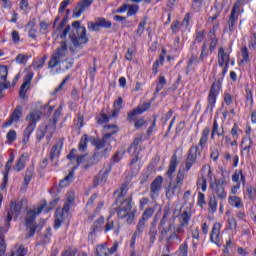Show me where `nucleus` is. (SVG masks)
<instances>
[{
  "mask_svg": "<svg viewBox=\"0 0 256 256\" xmlns=\"http://www.w3.org/2000/svg\"><path fill=\"white\" fill-rule=\"evenodd\" d=\"M209 133H211V128L205 127L202 130L199 143L192 145L189 148L184 168H179L172 186H169L168 190L166 191L167 199H173L175 195L181 193V189L183 188V181H185L187 173L191 171V167H193V165L198 163V159L201 157L203 149H205L207 145V141H209Z\"/></svg>",
  "mask_w": 256,
  "mask_h": 256,
  "instance_id": "f257e3e1",
  "label": "nucleus"
},
{
  "mask_svg": "<svg viewBox=\"0 0 256 256\" xmlns=\"http://www.w3.org/2000/svg\"><path fill=\"white\" fill-rule=\"evenodd\" d=\"M69 35V39L73 45L70 50L73 52V49H81L83 45L89 43V38L87 37V29L85 26H81L80 21H74L71 26H66L65 29L60 34V39H65Z\"/></svg>",
  "mask_w": 256,
  "mask_h": 256,
  "instance_id": "f03ea898",
  "label": "nucleus"
},
{
  "mask_svg": "<svg viewBox=\"0 0 256 256\" xmlns=\"http://www.w3.org/2000/svg\"><path fill=\"white\" fill-rule=\"evenodd\" d=\"M222 68V77L214 81L210 87V91L207 97V107L205 110L206 113H213V109H215V104L217 103V97H219V93H221V89H223V77H225L227 74L229 66H224Z\"/></svg>",
  "mask_w": 256,
  "mask_h": 256,
  "instance_id": "7ed1b4c3",
  "label": "nucleus"
},
{
  "mask_svg": "<svg viewBox=\"0 0 256 256\" xmlns=\"http://www.w3.org/2000/svg\"><path fill=\"white\" fill-rule=\"evenodd\" d=\"M44 209L46 213H49L53 208L47 207V202L43 201L37 208L27 211L25 225L29 231L28 237H33L35 235V231H37V223H35V219H37V215H41V213H43Z\"/></svg>",
  "mask_w": 256,
  "mask_h": 256,
  "instance_id": "20e7f679",
  "label": "nucleus"
},
{
  "mask_svg": "<svg viewBox=\"0 0 256 256\" xmlns=\"http://www.w3.org/2000/svg\"><path fill=\"white\" fill-rule=\"evenodd\" d=\"M132 201L133 198L131 196L128 199H125L117 212L119 219H126L128 225H131L135 221V213L131 210L133 209V205L131 204Z\"/></svg>",
  "mask_w": 256,
  "mask_h": 256,
  "instance_id": "39448f33",
  "label": "nucleus"
},
{
  "mask_svg": "<svg viewBox=\"0 0 256 256\" xmlns=\"http://www.w3.org/2000/svg\"><path fill=\"white\" fill-rule=\"evenodd\" d=\"M67 56V42L62 41L60 47H58L52 54L50 61L48 62L49 69H55L57 65L61 64V61Z\"/></svg>",
  "mask_w": 256,
  "mask_h": 256,
  "instance_id": "423d86ee",
  "label": "nucleus"
},
{
  "mask_svg": "<svg viewBox=\"0 0 256 256\" xmlns=\"http://www.w3.org/2000/svg\"><path fill=\"white\" fill-rule=\"evenodd\" d=\"M225 185H227V180L224 178H219L211 183L210 189L212 191V197H215V199H219L220 201H225V199H227Z\"/></svg>",
  "mask_w": 256,
  "mask_h": 256,
  "instance_id": "0eeeda50",
  "label": "nucleus"
},
{
  "mask_svg": "<svg viewBox=\"0 0 256 256\" xmlns=\"http://www.w3.org/2000/svg\"><path fill=\"white\" fill-rule=\"evenodd\" d=\"M113 23L111 21L100 17L95 20V22H88L89 31H99L100 29H111Z\"/></svg>",
  "mask_w": 256,
  "mask_h": 256,
  "instance_id": "6e6552de",
  "label": "nucleus"
},
{
  "mask_svg": "<svg viewBox=\"0 0 256 256\" xmlns=\"http://www.w3.org/2000/svg\"><path fill=\"white\" fill-rule=\"evenodd\" d=\"M105 226V217L101 216L96 219L91 226V231L88 234V240L94 241L95 237H97V233H101L103 231V227Z\"/></svg>",
  "mask_w": 256,
  "mask_h": 256,
  "instance_id": "1a4fd4ad",
  "label": "nucleus"
},
{
  "mask_svg": "<svg viewBox=\"0 0 256 256\" xmlns=\"http://www.w3.org/2000/svg\"><path fill=\"white\" fill-rule=\"evenodd\" d=\"M21 207H23V203L21 202L10 203V210L8 211L6 217V227H9V223L13 221V217H19V215H21Z\"/></svg>",
  "mask_w": 256,
  "mask_h": 256,
  "instance_id": "9d476101",
  "label": "nucleus"
},
{
  "mask_svg": "<svg viewBox=\"0 0 256 256\" xmlns=\"http://www.w3.org/2000/svg\"><path fill=\"white\" fill-rule=\"evenodd\" d=\"M105 129H107L109 132H106L104 135V138L102 140H98L95 142L96 149H105L106 141L105 139H109L110 137H113L117 131H119V128H117V125L111 124L105 126Z\"/></svg>",
  "mask_w": 256,
  "mask_h": 256,
  "instance_id": "9b49d317",
  "label": "nucleus"
},
{
  "mask_svg": "<svg viewBox=\"0 0 256 256\" xmlns=\"http://www.w3.org/2000/svg\"><path fill=\"white\" fill-rule=\"evenodd\" d=\"M23 117V107L21 105L16 106L9 119L4 123V127H10L13 123H19Z\"/></svg>",
  "mask_w": 256,
  "mask_h": 256,
  "instance_id": "f8f14e48",
  "label": "nucleus"
},
{
  "mask_svg": "<svg viewBox=\"0 0 256 256\" xmlns=\"http://www.w3.org/2000/svg\"><path fill=\"white\" fill-rule=\"evenodd\" d=\"M148 109H151V102H144L142 105H139L128 113V121H135V117H137V115H142V113H145Z\"/></svg>",
  "mask_w": 256,
  "mask_h": 256,
  "instance_id": "ddd939ff",
  "label": "nucleus"
},
{
  "mask_svg": "<svg viewBox=\"0 0 256 256\" xmlns=\"http://www.w3.org/2000/svg\"><path fill=\"white\" fill-rule=\"evenodd\" d=\"M126 11H127V17H134V15L139 13V5L123 4L116 10V13H125Z\"/></svg>",
  "mask_w": 256,
  "mask_h": 256,
  "instance_id": "4468645a",
  "label": "nucleus"
},
{
  "mask_svg": "<svg viewBox=\"0 0 256 256\" xmlns=\"http://www.w3.org/2000/svg\"><path fill=\"white\" fill-rule=\"evenodd\" d=\"M163 187V176H157L150 185L151 198L155 199Z\"/></svg>",
  "mask_w": 256,
  "mask_h": 256,
  "instance_id": "2eb2a0df",
  "label": "nucleus"
},
{
  "mask_svg": "<svg viewBox=\"0 0 256 256\" xmlns=\"http://www.w3.org/2000/svg\"><path fill=\"white\" fill-rule=\"evenodd\" d=\"M237 21H239V14L237 13V5H234L228 20L229 35H233L235 31V24L237 23Z\"/></svg>",
  "mask_w": 256,
  "mask_h": 256,
  "instance_id": "dca6fc26",
  "label": "nucleus"
},
{
  "mask_svg": "<svg viewBox=\"0 0 256 256\" xmlns=\"http://www.w3.org/2000/svg\"><path fill=\"white\" fill-rule=\"evenodd\" d=\"M41 117H43V112L40 110H33L27 114L26 121L28 122V125L34 124V127H37V123L41 121Z\"/></svg>",
  "mask_w": 256,
  "mask_h": 256,
  "instance_id": "f3484780",
  "label": "nucleus"
},
{
  "mask_svg": "<svg viewBox=\"0 0 256 256\" xmlns=\"http://www.w3.org/2000/svg\"><path fill=\"white\" fill-rule=\"evenodd\" d=\"M92 4H93V0H83L79 2L73 11L74 17L76 18L81 17V15L83 14V11H85L87 7H91Z\"/></svg>",
  "mask_w": 256,
  "mask_h": 256,
  "instance_id": "a211bd4d",
  "label": "nucleus"
},
{
  "mask_svg": "<svg viewBox=\"0 0 256 256\" xmlns=\"http://www.w3.org/2000/svg\"><path fill=\"white\" fill-rule=\"evenodd\" d=\"M109 231H114L115 235H119L121 231V225L115 221L111 220V217L107 218L106 223L104 225V233H109Z\"/></svg>",
  "mask_w": 256,
  "mask_h": 256,
  "instance_id": "6ab92c4d",
  "label": "nucleus"
},
{
  "mask_svg": "<svg viewBox=\"0 0 256 256\" xmlns=\"http://www.w3.org/2000/svg\"><path fill=\"white\" fill-rule=\"evenodd\" d=\"M109 177V170H101L98 175H96L93 179L94 187H99V185H105L107 183V179Z\"/></svg>",
  "mask_w": 256,
  "mask_h": 256,
  "instance_id": "aec40b11",
  "label": "nucleus"
},
{
  "mask_svg": "<svg viewBox=\"0 0 256 256\" xmlns=\"http://www.w3.org/2000/svg\"><path fill=\"white\" fill-rule=\"evenodd\" d=\"M229 61H230V56L225 52V49L223 47H220L218 49V65L219 67H229Z\"/></svg>",
  "mask_w": 256,
  "mask_h": 256,
  "instance_id": "412c9836",
  "label": "nucleus"
},
{
  "mask_svg": "<svg viewBox=\"0 0 256 256\" xmlns=\"http://www.w3.org/2000/svg\"><path fill=\"white\" fill-rule=\"evenodd\" d=\"M26 29H28V37H30L31 39H36L37 38V20L34 18L32 20H30L27 24H26Z\"/></svg>",
  "mask_w": 256,
  "mask_h": 256,
  "instance_id": "4be33fe9",
  "label": "nucleus"
},
{
  "mask_svg": "<svg viewBox=\"0 0 256 256\" xmlns=\"http://www.w3.org/2000/svg\"><path fill=\"white\" fill-rule=\"evenodd\" d=\"M221 232V224L219 223H214L211 235H210V241L212 243H215V245H219V233Z\"/></svg>",
  "mask_w": 256,
  "mask_h": 256,
  "instance_id": "5701e85b",
  "label": "nucleus"
},
{
  "mask_svg": "<svg viewBox=\"0 0 256 256\" xmlns=\"http://www.w3.org/2000/svg\"><path fill=\"white\" fill-rule=\"evenodd\" d=\"M35 129H37V126H35V124H28L26 126L23 131L22 138V143H24V145H27L29 143V137H31V134L33 133V131H35Z\"/></svg>",
  "mask_w": 256,
  "mask_h": 256,
  "instance_id": "b1692460",
  "label": "nucleus"
},
{
  "mask_svg": "<svg viewBox=\"0 0 256 256\" xmlns=\"http://www.w3.org/2000/svg\"><path fill=\"white\" fill-rule=\"evenodd\" d=\"M175 171H177V155L174 154L170 159V164L166 172L168 179H173V173Z\"/></svg>",
  "mask_w": 256,
  "mask_h": 256,
  "instance_id": "393cba45",
  "label": "nucleus"
},
{
  "mask_svg": "<svg viewBox=\"0 0 256 256\" xmlns=\"http://www.w3.org/2000/svg\"><path fill=\"white\" fill-rule=\"evenodd\" d=\"M63 148V141H58L50 151V160L53 161L61 155V149Z\"/></svg>",
  "mask_w": 256,
  "mask_h": 256,
  "instance_id": "a878e982",
  "label": "nucleus"
},
{
  "mask_svg": "<svg viewBox=\"0 0 256 256\" xmlns=\"http://www.w3.org/2000/svg\"><path fill=\"white\" fill-rule=\"evenodd\" d=\"M206 33L207 32H205V30H196L194 41L192 42V45H191L192 50L197 49V47H195L196 43H203Z\"/></svg>",
  "mask_w": 256,
  "mask_h": 256,
  "instance_id": "bb28decb",
  "label": "nucleus"
},
{
  "mask_svg": "<svg viewBox=\"0 0 256 256\" xmlns=\"http://www.w3.org/2000/svg\"><path fill=\"white\" fill-rule=\"evenodd\" d=\"M67 216L68 215L65 214L64 212H61V210H56L54 229H59V227H61V224L63 223V221H65Z\"/></svg>",
  "mask_w": 256,
  "mask_h": 256,
  "instance_id": "cd10ccee",
  "label": "nucleus"
},
{
  "mask_svg": "<svg viewBox=\"0 0 256 256\" xmlns=\"http://www.w3.org/2000/svg\"><path fill=\"white\" fill-rule=\"evenodd\" d=\"M228 203L231 207H236V209L243 208V200L239 196H229Z\"/></svg>",
  "mask_w": 256,
  "mask_h": 256,
  "instance_id": "c85d7f7f",
  "label": "nucleus"
},
{
  "mask_svg": "<svg viewBox=\"0 0 256 256\" xmlns=\"http://www.w3.org/2000/svg\"><path fill=\"white\" fill-rule=\"evenodd\" d=\"M75 176V172L70 171L69 174L60 181L59 187L63 189L64 187H68V185H71L73 183V177Z\"/></svg>",
  "mask_w": 256,
  "mask_h": 256,
  "instance_id": "c756f323",
  "label": "nucleus"
},
{
  "mask_svg": "<svg viewBox=\"0 0 256 256\" xmlns=\"http://www.w3.org/2000/svg\"><path fill=\"white\" fill-rule=\"evenodd\" d=\"M26 160H27V157H25L24 154H22L19 160L13 166V171H16L17 173H19V171H23V169H25Z\"/></svg>",
  "mask_w": 256,
  "mask_h": 256,
  "instance_id": "7c9ffc66",
  "label": "nucleus"
},
{
  "mask_svg": "<svg viewBox=\"0 0 256 256\" xmlns=\"http://www.w3.org/2000/svg\"><path fill=\"white\" fill-rule=\"evenodd\" d=\"M35 176V169L33 167H29L26 169L24 176V185H29L31 183V179Z\"/></svg>",
  "mask_w": 256,
  "mask_h": 256,
  "instance_id": "2f4dec72",
  "label": "nucleus"
},
{
  "mask_svg": "<svg viewBox=\"0 0 256 256\" xmlns=\"http://www.w3.org/2000/svg\"><path fill=\"white\" fill-rule=\"evenodd\" d=\"M87 143H89V136L84 134L79 142L78 151L85 153V151H87Z\"/></svg>",
  "mask_w": 256,
  "mask_h": 256,
  "instance_id": "473e14b6",
  "label": "nucleus"
},
{
  "mask_svg": "<svg viewBox=\"0 0 256 256\" xmlns=\"http://www.w3.org/2000/svg\"><path fill=\"white\" fill-rule=\"evenodd\" d=\"M47 129H49V126L47 125H41L38 127V130L36 132V139L38 142H41V140L45 137Z\"/></svg>",
  "mask_w": 256,
  "mask_h": 256,
  "instance_id": "72a5a7b5",
  "label": "nucleus"
},
{
  "mask_svg": "<svg viewBox=\"0 0 256 256\" xmlns=\"http://www.w3.org/2000/svg\"><path fill=\"white\" fill-rule=\"evenodd\" d=\"M96 255L97 256H108L109 255V247L106 244H100L96 246Z\"/></svg>",
  "mask_w": 256,
  "mask_h": 256,
  "instance_id": "f704fd0d",
  "label": "nucleus"
},
{
  "mask_svg": "<svg viewBox=\"0 0 256 256\" xmlns=\"http://www.w3.org/2000/svg\"><path fill=\"white\" fill-rule=\"evenodd\" d=\"M7 75H9L7 66L0 65V83H11L7 81Z\"/></svg>",
  "mask_w": 256,
  "mask_h": 256,
  "instance_id": "c9c22d12",
  "label": "nucleus"
},
{
  "mask_svg": "<svg viewBox=\"0 0 256 256\" xmlns=\"http://www.w3.org/2000/svg\"><path fill=\"white\" fill-rule=\"evenodd\" d=\"M148 235L150 237V243L151 244L155 243V241L157 239V224H155V223L151 224Z\"/></svg>",
  "mask_w": 256,
  "mask_h": 256,
  "instance_id": "e433bc0d",
  "label": "nucleus"
},
{
  "mask_svg": "<svg viewBox=\"0 0 256 256\" xmlns=\"http://www.w3.org/2000/svg\"><path fill=\"white\" fill-rule=\"evenodd\" d=\"M209 53H211V50H209V48L207 46V42H204L202 45V50H201V54L199 57V61H205V59H207V57H209Z\"/></svg>",
  "mask_w": 256,
  "mask_h": 256,
  "instance_id": "4c0bfd02",
  "label": "nucleus"
},
{
  "mask_svg": "<svg viewBox=\"0 0 256 256\" xmlns=\"http://www.w3.org/2000/svg\"><path fill=\"white\" fill-rule=\"evenodd\" d=\"M7 252V242H5V234L0 232V256H4Z\"/></svg>",
  "mask_w": 256,
  "mask_h": 256,
  "instance_id": "58836bf2",
  "label": "nucleus"
},
{
  "mask_svg": "<svg viewBox=\"0 0 256 256\" xmlns=\"http://www.w3.org/2000/svg\"><path fill=\"white\" fill-rule=\"evenodd\" d=\"M167 85V79H165V76H159V81L157 83L156 86V90H155V95H157V93H159L160 91H162V89Z\"/></svg>",
  "mask_w": 256,
  "mask_h": 256,
  "instance_id": "ea45409f",
  "label": "nucleus"
},
{
  "mask_svg": "<svg viewBox=\"0 0 256 256\" xmlns=\"http://www.w3.org/2000/svg\"><path fill=\"white\" fill-rule=\"evenodd\" d=\"M180 219H181V224L182 225H189V221H191V212L185 210L181 215H180Z\"/></svg>",
  "mask_w": 256,
  "mask_h": 256,
  "instance_id": "a19ab883",
  "label": "nucleus"
},
{
  "mask_svg": "<svg viewBox=\"0 0 256 256\" xmlns=\"http://www.w3.org/2000/svg\"><path fill=\"white\" fill-rule=\"evenodd\" d=\"M153 213H155V208H147L143 212L142 217L140 219H142L143 221H149V219L153 217Z\"/></svg>",
  "mask_w": 256,
  "mask_h": 256,
  "instance_id": "79ce46f5",
  "label": "nucleus"
},
{
  "mask_svg": "<svg viewBox=\"0 0 256 256\" xmlns=\"http://www.w3.org/2000/svg\"><path fill=\"white\" fill-rule=\"evenodd\" d=\"M147 221L143 220L142 218H140V220L138 221V224L136 226V231L134 232V235H141V233H143V231H145V223Z\"/></svg>",
  "mask_w": 256,
  "mask_h": 256,
  "instance_id": "37998d69",
  "label": "nucleus"
},
{
  "mask_svg": "<svg viewBox=\"0 0 256 256\" xmlns=\"http://www.w3.org/2000/svg\"><path fill=\"white\" fill-rule=\"evenodd\" d=\"M212 132H214L218 137H223V135H225V130H219V123L217 120H214L213 122Z\"/></svg>",
  "mask_w": 256,
  "mask_h": 256,
  "instance_id": "c03bdc74",
  "label": "nucleus"
},
{
  "mask_svg": "<svg viewBox=\"0 0 256 256\" xmlns=\"http://www.w3.org/2000/svg\"><path fill=\"white\" fill-rule=\"evenodd\" d=\"M45 61H47V57H42L38 60H35L33 67L37 71L39 69H43V66L45 65Z\"/></svg>",
  "mask_w": 256,
  "mask_h": 256,
  "instance_id": "a18cd8bd",
  "label": "nucleus"
},
{
  "mask_svg": "<svg viewBox=\"0 0 256 256\" xmlns=\"http://www.w3.org/2000/svg\"><path fill=\"white\" fill-rule=\"evenodd\" d=\"M127 191H129V186L127 184H122L120 189L116 190L115 193L118 197H125L127 195Z\"/></svg>",
  "mask_w": 256,
  "mask_h": 256,
  "instance_id": "49530a36",
  "label": "nucleus"
},
{
  "mask_svg": "<svg viewBox=\"0 0 256 256\" xmlns=\"http://www.w3.org/2000/svg\"><path fill=\"white\" fill-rule=\"evenodd\" d=\"M208 205L211 213H215L217 211V198L215 196L210 197Z\"/></svg>",
  "mask_w": 256,
  "mask_h": 256,
  "instance_id": "de8ad7c7",
  "label": "nucleus"
},
{
  "mask_svg": "<svg viewBox=\"0 0 256 256\" xmlns=\"http://www.w3.org/2000/svg\"><path fill=\"white\" fill-rule=\"evenodd\" d=\"M141 141H143V136H137L134 141L131 143L130 148L128 149V153H131V149H134V151L137 150V146L139 145V143H141Z\"/></svg>",
  "mask_w": 256,
  "mask_h": 256,
  "instance_id": "09e8293b",
  "label": "nucleus"
},
{
  "mask_svg": "<svg viewBox=\"0 0 256 256\" xmlns=\"http://www.w3.org/2000/svg\"><path fill=\"white\" fill-rule=\"evenodd\" d=\"M241 53H242V63H249L250 61L249 49L247 48V46L242 47Z\"/></svg>",
  "mask_w": 256,
  "mask_h": 256,
  "instance_id": "8fccbe9b",
  "label": "nucleus"
},
{
  "mask_svg": "<svg viewBox=\"0 0 256 256\" xmlns=\"http://www.w3.org/2000/svg\"><path fill=\"white\" fill-rule=\"evenodd\" d=\"M189 253V245H187V242H184L179 247V256H187Z\"/></svg>",
  "mask_w": 256,
  "mask_h": 256,
  "instance_id": "3c124183",
  "label": "nucleus"
},
{
  "mask_svg": "<svg viewBox=\"0 0 256 256\" xmlns=\"http://www.w3.org/2000/svg\"><path fill=\"white\" fill-rule=\"evenodd\" d=\"M29 250L25 246L20 245L19 248L14 252V256H26Z\"/></svg>",
  "mask_w": 256,
  "mask_h": 256,
  "instance_id": "603ef678",
  "label": "nucleus"
},
{
  "mask_svg": "<svg viewBox=\"0 0 256 256\" xmlns=\"http://www.w3.org/2000/svg\"><path fill=\"white\" fill-rule=\"evenodd\" d=\"M165 57H167V50L165 48L162 49L159 58L155 61L158 65H163L165 63Z\"/></svg>",
  "mask_w": 256,
  "mask_h": 256,
  "instance_id": "864d4df0",
  "label": "nucleus"
},
{
  "mask_svg": "<svg viewBox=\"0 0 256 256\" xmlns=\"http://www.w3.org/2000/svg\"><path fill=\"white\" fill-rule=\"evenodd\" d=\"M51 237H53V233L51 232V228H47L43 235V243H50Z\"/></svg>",
  "mask_w": 256,
  "mask_h": 256,
  "instance_id": "5fc2aeb1",
  "label": "nucleus"
},
{
  "mask_svg": "<svg viewBox=\"0 0 256 256\" xmlns=\"http://www.w3.org/2000/svg\"><path fill=\"white\" fill-rule=\"evenodd\" d=\"M61 106L54 112L53 121H54V131L57 129V121H59V117H61Z\"/></svg>",
  "mask_w": 256,
  "mask_h": 256,
  "instance_id": "6e6d98bb",
  "label": "nucleus"
},
{
  "mask_svg": "<svg viewBox=\"0 0 256 256\" xmlns=\"http://www.w3.org/2000/svg\"><path fill=\"white\" fill-rule=\"evenodd\" d=\"M147 25V20H143L142 22L139 23L138 29L136 30L137 35L141 37L143 33H145V26Z\"/></svg>",
  "mask_w": 256,
  "mask_h": 256,
  "instance_id": "4d7b16f0",
  "label": "nucleus"
},
{
  "mask_svg": "<svg viewBox=\"0 0 256 256\" xmlns=\"http://www.w3.org/2000/svg\"><path fill=\"white\" fill-rule=\"evenodd\" d=\"M27 89H29V84H26L25 82L21 85L19 95L21 99H25V95L27 93Z\"/></svg>",
  "mask_w": 256,
  "mask_h": 256,
  "instance_id": "13d9d810",
  "label": "nucleus"
},
{
  "mask_svg": "<svg viewBox=\"0 0 256 256\" xmlns=\"http://www.w3.org/2000/svg\"><path fill=\"white\" fill-rule=\"evenodd\" d=\"M224 103L228 106L233 104V95H231V93H224Z\"/></svg>",
  "mask_w": 256,
  "mask_h": 256,
  "instance_id": "bf43d9fd",
  "label": "nucleus"
},
{
  "mask_svg": "<svg viewBox=\"0 0 256 256\" xmlns=\"http://www.w3.org/2000/svg\"><path fill=\"white\" fill-rule=\"evenodd\" d=\"M69 5H71V0H64L60 3V7L58 10V13H63V11H65V9H67V7H69Z\"/></svg>",
  "mask_w": 256,
  "mask_h": 256,
  "instance_id": "052dcab7",
  "label": "nucleus"
},
{
  "mask_svg": "<svg viewBox=\"0 0 256 256\" xmlns=\"http://www.w3.org/2000/svg\"><path fill=\"white\" fill-rule=\"evenodd\" d=\"M7 140L10 142V143H13V141H15V139H17V132L15 130H10L8 133H7Z\"/></svg>",
  "mask_w": 256,
  "mask_h": 256,
  "instance_id": "680f3d73",
  "label": "nucleus"
},
{
  "mask_svg": "<svg viewBox=\"0 0 256 256\" xmlns=\"http://www.w3.org/2000/svg\"><path fill=\"white\" fill-rule=\"evenodd\" d=\"M230 133L233 139H239V126L237 124H234Z\"/></svg>",
  "mask_w": 256,
  "mask_h": 256,
  "instance_id": "e2e57ef3",
  "label": "nucleus"
},
{
  "mask_svg": "<svg viewBox=\"0 0 256 256\" xmlns=\"http://www.w3.org/2000/svg\"><path fill=\"white\" fill-rule=\"evenodd\" d=\"M168 239L169 241H176V243H181V241H183V238H181V236L178 235L177 232H173Z\"/></svg>",
  "mask_w": 256,
  "mask_h": 256,
  "instance_id": "0e129e2a",
  "label": "nucleus"
},
{
  "mask_svg": "<svg viewBox=\"0 0 256 256\" xmlns=\"http://www.w3.org/2000/svg\"><path fill=\"white\" fill-rule=\"evenodd\" d=\"M248 47H249V49L256 50V33H253L252 36L250 37Z\"/></svg>",
  "mask_w": 256,
  "mask_h": 256,
  "instance_id": "69168bd1",
  "label": "nucleus"
},
{
  "mask_svg": "<svg viewBox=\"0 0 256 256\" xmlns=\"http://www.w3.org/2000/svg\"><path fill=\"white\" fill-rule=\"evenodd\" d=\"M203 61H200L199 59H197V54H194L192 53L191 56H190V59L188 61V65L191 66L193 65L194 63L199 64V63H202Z\"/></svg>",
  "mask_w": 256,
  "mask_h": 256,
  "instance_id": "338daca9",
  "label": "nucleus"
},
{
  "mask_svg": "<svg viewBox=\"0 0 256 256\" xmlns=\"http://www.w3.org/2000/svg\"><path fill=\"white\" fill-rule=\"evenodd\" d=\"M11 37L13 43H19V41H21V36L19 35V31L17 30L12 31Z\"/></svg>",
  "mask_w": 256,
  "mask_h": 256,
  "instance_id": "774afa93",
  "label": "nucleus"
}]
</instances>
